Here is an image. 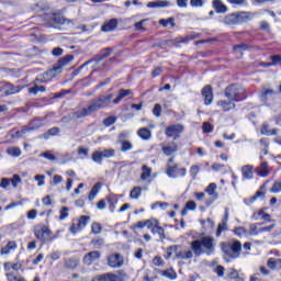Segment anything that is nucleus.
<instances>
[{"label":"nucleus","mask_w":281,"mask_h":281,"mask_svg":"<svg viewBox=\"0 0 281 281\" xmlns=\"http://www.w3.org/2000/svg\"><path fill=\"white\" fill-rule=\"evenodd\" d=\"M169 251H173L179 260H192L201 256H214L216 254V238L202 234L199 239L190 243V248L182 249L181 246H171Z\"/></svg>","instance_id":"f257e3e1"},{"label":"nucleus","mask_w":281,"mask_h":281,"mask_svg":"<svg viewBox=\"0 0 281 281\" xmlns=\"http://www.w3.org/2000/svg\"><path fill=\"white\" fill-rule=\"evenodd\" d=\"M113 101V94H109L106 97H101L94 100L88 108H83L77 112H75V117L80 120L81 117H89L91 113H95V111H100V109H104V106H109Z\"/></svg>","instance_id":"f03ea898"},{"label":"nucleus","mask_w":281,"mask_h":281,"mask_svg":"<svg viewBox=\"0 0 281 281\" xmlns=\"http://www.w3.org/2000/svg\"><path fill=\"white\" fill-rule=\"evenodd\" d=\"M256 14L247 11L234 12L224 16V25H240L241 23H248Z\"/></svg>","instance_id":"7ed1b4c3"},{"label":"nucleus","mask_w":281,"mask_h":281,"mask_svg":"<svg viewBox=\"0 0 281 281\" xmlns=\"http://www.w3.org/2000/svg\"><path fill=\"white\" fill-rule=\"evenodd\" d=\"M222 250L224 251V260H226V262H229L231 260H236V258H240L243 245L239 240L231 241L228 244H222Z\"/></svg>","instance_id":"20e7f679"},{"label":"nucleus","mask_w":281,"mask_h":281,"mask_svg":"<svg viewBox=\"0 0 281 281\" xmlns=\"http://www.w3.org/2000/svg\"><path fill=\"white\" fill-rule=\"evenodd\" d=\"M74 60V55H66L63 58H60L50 70L46 71L43 75L44 82H47V80H52L53 78H56L59 74L63 72V68L67 67L71 61Z\"/></svg>","instance_id":"39448f33"},{"label":"nucleus","mask_w":281,"mask_h":281,"mask_svg":"<svg viewBox=\"0 0 281 281\" xmlns=\"http://www.w3.org/2000/svg\"><path fill=\"white\" fill-rule=\"evenodd\" d=\"M246 90L240 85H232L226 88L225 95L228 100H234L238 102L240 100H245L247 95H245Z\"/></svg>","instance_id":"423d86ee"},{"label":"nucleus","mask_w":281,"mask_h":281,"mask_svg":"<svg viewBox=\"0 0 281 281\" xmlns=\"http://www.w3.org/2000/svg\"><path fill=\"white\" fill-rule=\"evenodd\" d=\"M111 157H115V149L113 148L97 150L92 154V161L102 164L103 159H111Z\"/></svg>","instance_id":"0eeeda50"},{"label":"nucleus","mask_w":281,"mask_h":281,"mask_svg":"<svg viewBox=\"0 0 281 281\" xmlns=\"http://www.w3.org/2000/svg\"><path fill=\"white\" fill-rule=\"evenodd\" d=\"M35 237H37L38 240H43L44 243H47V240H52V231L46 225H37L34 228Z\"/></svg>","instance_id":"6e6552de"},{"label":"nucleus","mask_w":281,"mask_h":281,"mask_svg":"<svg viewBox=\"0 0 281 281\" xmlns=\"http://www.w3.org/2000/svg\"><path fill=\"white\" fill-rule=\"evenodd\" d=\"M183 133V125L181 124H176V125H170L166 128L165 134L167 137H172L173 139H177L179 135Z\"/></svg>","instance_id":"1a4fd4ad"},{"label":"nucleus","mask_w":281,"mask_h":281,"mask_svg":"<svg viewBox=\"0 0 281 281\" xmlns=\"http://www.w3.org/2000/svg\"><path fill=\"white\" fill-rule=\"evenodd\" d=\"M108 265L112 269H120L124 265V257L120 254L110 255L108 257Z\"/></svg>","instance_id":"9d476101"},{"label":"nucleus","mask_w":281,"mask_h":281,"mask_svg":"<svg viewBox=\"0 0 281 281\" xmlns=\"http://www.w3.org/2000/svg\"><path fill=\"white\" fill-rule=\"evenodd\" d=\"M127 136L128 134L126 133H121L119 135V144H121V153H128V150H133V143L124 139Z\"/></svg>","instance_id":"9b49d317"},{"label":"nucleus","mask_w":281,"mask_h":281,"mask_svg":"<svg viewBox=\"0 0 281 281\" xmlns=\"http://www.w3.org/2000/svg\"><path fill=\"white\" fill-rule=\"evenodd\" d=\"M273 93H276V90H273L271 86H262L259 98L263 104H267V102H269V95H273Z\"/></svg>","instance_id":"f8f14e48"},{"label":"nucleus","mask_w":281,"mask_h":281,"mask_svg":"<svg viewBox=\"0 0 281 281\" xmlns=\"http://www.w3.org/2000/svg\"><path fill=\"white\" fill-rule=\"evenodd\" d=\"M45 20L52 25H63V23H65L64 16L58 13L47 14L45 16Z\"/></svg>","instance_id":"ddd939ff"},{"label":"nucleus","mask_w":281,"mask_h":281,"mask_svg":"<svg viewBox=\"0 0 281 281\" xmlns=\"http://www.w3.org/2000/svg\"><path fill=\"white\" fill-rule=\"evenodd\" d=\"M100 256H102V255L98 250L90 251L85 255L83 263L85 265H93V262H95V260H100Z\"/></svg>","instance_id":"4468645a"},{"label":"nucleus","mask_w":281,"mask_h":281,"mask_svg":"<svg viewBox=\"0 0 281 281\" xmlns=\"http://www.w3.org/2000/svg\"><path fill=\"white\" fill-rule=\"evenodd\" d=\"M265 190H266V189H265V186H262V187L260 188V190L255 193V195H252V196H250V198H246V199L244 200V203H245L246 205H251V204L255 203V201H258V199H265V194H266Z\"/></svg>","instance_id":"2eb2a0df"},{"label":"nucleus","mask_w":281,"mask_h":281,"mask_svg":"<svg viewBox=\"0 0 281 281\" xmlns=\"http://www.w3.org/2000/svg\"><path fill=\"white\" fill-rule=\"evenodd\" d=\"M161 150L164 155H166L167 157H170V155H175V153L179 150V146H177V143L171 142V143H168L167 145H161Z\"/></svg>","instance_id":"dca6fc26"},{"label":"nucleus","mask_w":281,"mask_h":281,"mask_svg":"<svg viewBox=\"0 0 281 281\" xmlns=\"http://www.w3.org/2000/svg\"><path fill=\"white\" fill-rule=\"evenodd\" d=\"M202 95L204 98V103L206 104V106H210V104H212V101L214 100V94L212 92V87L211 86H205L202 89Z\"/></svg>","instance_id":"f3484780"},{"label":"nucleus","mask_w":281,"mask_h":281,"mask_svg":"<svg viewBox=\"0 0 281 281\" xmlns=\"http://www.w3.org/2000/svg\"><path fill=\"white\" fill-rule=\"evenodd\" d=\"M23 87L14 86L12 83H5L1 91H3L4 95H13V93H19Z\"/></svg>","instance_id":"a211bd4d"},{"label":"nucleus","mask_w":281,"mask_h":281,"mask_svg":"<svg viewBox=\"0 0 281 281\" xmlns=\"http://www.w3.org/2000/svg\"><path fill=\"white\" fill-rule=\"evenodd\" d=\"M270 172L271 169L269 168V164H267V161L261 162L260 166L256 169L258 177H262L263 179L269 177Z\"/></svg>","instance_id":"6ab92c4d"},{"label":"nucleus","mask_w":281,"mask_h":281,"mask_svg":"<svg viewBox=\"0 0 281 281\" xmlns=\"http://www.w3.org/2000/svg\"><path fill=\"white\" fill-rule=\"evenodd\" d=\"M212 5L217 14H226L228 10L227 5H225V3H223L221 0H213Z\"/></svg>","instance_id":"aec40b11"},{"label":"nucleus","mask_w":281,"mask_h":281,"mask_svg":"<svg viewBox=\"0 0 281 281\" xmlns=\"http://www.w3.org/2000/svg\"><path fill=\"white\" fill-rule=\"evenodd\" d=\"M241 177L246 180L254 179V167L251 165H246L241 167Z\"/></svg>","instance_id":"412c9836"},{"label":"nucleus","mask_w":281,"mask_h":281,"mask_svg":"<svg viewBox=\"0 0 281 281\" xmlns=\"http://www.w3.org/2000/svg\"><path fill=\"white\" fill-rule=\"evenodd\" d=\"M259 218H261V221H267L268 223H271V215L262 210L252 214V221H258Z\"/></svg>","instance_id":"4be33fe9"},{"label":"nucleus","mask_w":281,"mask_h":281,"mask_svg":"<svg viewBox=\"0 0 281 281\" xmlns=\"http://www.w3.org/2000/svg\"><path fill=\"white\" fill-rule=\"evenodd\" d=\"M277 134H278V130L271 128V126H269V123H263L261 127V135H267V137H271L272 135H277Z\"/></svg>","instance_id":"5701e85b"},{"label":"nucleus","mask_w":281,"mask_h":281,"mask_svg":"<svg viewBox=\"0 0 281 281\" xmlns=\"http://www.w3.org/2000/svg\"><path fill=\"white\" fill-rule=\"evenodd\" d=\"M150 177H153V168L144 165L142 167L140 180L148 181V179H150Z\"/></svg>","instance_id":"b1692460"},{"label":"nucleus","mask_w":281,"mask_h":281,"mask_svg":"<svg viewBox=\"0 0 281 281\" xmlns=\"http://www.w3.org/2000/svg\"><path fill=\"white\" fill-rule=\"evenodd\" d=\"M267 267H269L272 271L281 270V259L269 258L267 261Z\"/></svg>","instance_id":"393cba45"},{"label":"nucleus","mask_w":281,"mask_h":281,"mask_svg":"<svg viewBox=\"0 0 281 281\" xmlns=\"http://www.w3.org/2000/svg\"><path fill=\"white\" fill-rule=\"evenodd\" d=\"M117 27V20L112 19L102 25V32H113Z\"/></svg>","instance_id":"a878e982"},{"label":"nucleus","mask_w":281,"mask_h":281,"mask_svg":"<svg viewBox=\"0 0 281 281\" xmlns=\"http://www.w3.org/2000/svg\"><path fill=\"white\" fill-rule=\"evenodd\" d=\"M137 135L138 137H140V139H144L145 142H148V139L153 137V133L147 127L139 128Z\"/></svg>","instance_id":"bb28decb"},{"label":"nucleus","mask_w":281,"mask_h":281,"mask_svg":"<svg viewBox=\"0 0 281 281\" xmlns=\"http://www.w3.org/2000/svg\"><path fill=\"white\" fill-rule=\"evenodd\" d=\"M92 281H117V276L113 273L101 274L93 278Z\"/></svg>","instance_id":"cd10ccee"},{"label":"nucleus","mask_w":281,"mask_h":281,"mask_svg":"<svg viewBox=\"0 0 281 281\" xmlns=\"http://www.w3.org/2000/svg\"><path fill=\"white\" fill-rule=\"evenodd\" d=\"M16 249V241H9L7 246L1 248V255L8 256L11 251H14Z\"/></svg>","instance_id":"c85d7f7f"},{"label":"nucleus","mask_w":281,"mask_h":281,"mask_svg":"<svg viewBox=\"0 0 281 281\" xmlns=\"http://www.w3.org/2000/svg\"><path fill=\"white\" fill-rule=\"evenodd\" d=\"M205 192L209 196H212L213 201H216L218 199V193H216V183H211L205 189Z\"/></svg>","instance_id":"c756f323"},{"label":"nucleus","mask_w":281,"mask_h":281,"mask_svg":"<svg viewBox=\"0 0 281 281\" xmlns=\"http://www.w3.org/2000/svg\"><path fill=\"white\" fill-rule=\"evenodd\" d=\"M131 95V90L121 89L119 90V95L113 100V104H120L124 98Z\"/></svg>","instance_id":"7c9ffc66"},{"label":"nucleus","mask_w":281,"mask_h":281,"mask_svg":"<svg viewBox=\"0 0 281 281\" xmlns=\"http://www.w3.org/2000/svg\"><path fill=\"white\" fill-rule=\"evenodd\" d=\"M168 5H170V2L158 0V1L149 2L147 4V8H168Z\"/></svg>","instance_id":"2f4dec72"},{"label":"nucleus","mask_w":281,"mask_h":281,"mask_svg":"<svg viewBox=\"0 0 281 281\" xmlns=\"http://www.w3.org/2000/svg\"><path fill=\"white\" fill-rule=\"evenodd\" d=\"M23 267V265H21L20 262H15L12 263L10 261L4 262V271H10L11 269H13V271H19V269H21Z\"/></svg>","instance_id":"473e14b6"},{"label":"nucleus","mask_w":281,"mask_h":281,"mask_svg":"<svg viewBox=\"0 0 281 281\" xmlns=\"http://www.w3.org/2000/svg\"><path fill=\"white\" fill-rule=\"evenodd\" d=\"M160 276H164V278H168V280H177V272L172 269L160 271Z\"/></svg>","instance_id":"72a5a7b5"},{"label":"nucleus","mask_w":281,"mask_h":281,"mask_svg":"<svg viewBox=\"0 0 281 281\" xmlns=\"http://www.w3.org/2000/svg\"><path fill=\"white\" fill-rule=\"evenodd\" d=\"M100 188H102V184H100V183H97L92 187V189L88 195L89 201H93L95 199V196L98 195V192H100Z\"/></svg>","instance_id":"f704fd0d"},{"label":"nucleus","mask_w":281,"mask_h":281,"mask_svg":"<svg viewBox=\"0 0 281 281\" xmlns=\"http://www.w3.org/2000/svg\"><path fill=\"white\" fill-rule=\"evenodd\" d=\"M217 106H222L223 111H232V109H235L236 104H234V102L218 101Z\"/></svg>","instance_id":"c9c22d12"},{"label":"nucleus","mask_w":281,"mask_h":281,"mask_svg":"<svg viewBox=\"0 0 281 281\" xmlns=\"http://www.w3.org/2000/svg\"><path fill=\"white\" fill-rule=\"evenodd\" d=\"M260 234V224H250L248 236H258Z\"/></svg>","instance_id":"e433bc0d"},{"label":"nucleus","mask_w":281,"mask_h":281,"mask_svg":"<svg viewBox=\"0 0 281 281\" xmlns=\"http://www.w3.org/2000/svg\"><path fill=\"white\" fill-rule=\"evenodd\" d=\"M151 234H157L161 240L166 238L164 227L159 226V224L153 228Z\"/></svg>","instance_id":"4c0bfd02"},{"label":"nucleus","mask_w":281,"mask_h":281,"mask_svg":"<svg viewBox=\"0 0 281 281\" xmlns=\"http://www.w3.org/2000/svg\"><path fill=\"white\" fill-rule=\"evenodd\" d=\"M233 49L236 54H239V56H243V53L247 52V49H249V46H247L246 44H238V45H235Z\"/></svg>","instance_id":"58836bf2"},{"label":"nucleus","mask_w":281,"mask_h":281,"mask_svg":"<svg viewBox=\"0 0 281 281\" xmlns=\"http://www.w3.org/2000/svg\"><path fill=\"white\" fill-rule=\"evenodd\" d=\"M201 171V167L199 165L191 166L189 170V175L192 177L193 180L196 179V175Z\"/></svg>","instance_id":"ea45409f"},{"label":"nucleus","mask_w":281,"mask_h":281,"mask_svg":"<svg viewBox=\"0 0 281 281\" xmlns=\"http://www.w3.org/2000/svg\"><path fill=\"white\" fill-rule=\"evenodd\" d=\"M167 175L168 177H172L173 179H177V177H179V175H177V166L168 165Z\"/></svg>","instance_id":"a19ab883"},{"label":"nucleus","mask_w":281,"mask_h":281,"mask_svg":"<svg viewBox=\"0 0 281 281\" xmlns=\"http://www.w3.org/2000/svg\"><path fill=\"white\" fill-rule=\"evenodd\" d=\"M7 153L11 155V157H21V149L19 147H9Z\"/></svg>","instance_id":"79ce46f5"},{"label":"nucleus","mask_w":281,"mask_h":281,"mask_svg":"<svg viewBox=\"0 0 281 281\" xmlns=\"http://www.w3.org/2000/svg\"><path fill=\"white\" fill-rule=\"evenodd\" d=\"M104 238H94L91 240V245L95 247V249H102L104 247Z\"/></svg>","instance_id":"37998d69"},{"label":"nucleus","mask_w":281,"mask_h":281,"mask_svg":"<svg viewBox=\"0 0 281 281\" xmlns=\"http://www.w3.org/2000/svg\"><path fill=\"white\" fill-rule=\"evenodd\" d=\"M159 25H162V27H168V25H171V27H175V19L173 18H169L167 20H159Z\"/></svg>","instance_id":"c03bdc74"},{"label":"nucleus","mask_w":281,"mask_h":281,"mask_svg":"<svg viewBox=\"0 0 281 281\" xmlns=\"http://www.w3.org/2000/svg\"><path fill=\"white\" fill-rule=\"evenodd\" d=\"M131 199H139L142 196V189L139 187H134L130 192Z\"/></svg>","instance_id":"a18cd8bd"},{"label":"nucleus","mask_w":281,"mask_h":281,"mask_svg":"<svg viewBox=\"0 0 281 281\" xmlns=\"http://www.w3.org/2000/svg\"><path fill=\"white\" fill-rule=\"evenodd\" d=\"M270 192H272V194H280L281 192V181H274V183L272 184Z\"/></svg>","instance_id":"49530a36"},{"label":"nucleus","mask_w":281,"mask_h":281,"mask_svg":"<svg viewBox=\"0 0 281 281\" xmlns=\"http://www.w3.org/2000/svg\"><path fill=\"white\" fill-rule=\"evenodd\" d=\"M89 221H91V217L87 215H82L79 220L78 227L83 229V227H87V223H89Z\"/></svg>","instance_id":"de8ad7c7"},{"label":"nucleus","mask_w":281,"mask_h":281,"mask_svg":"<svg viewBox=\"0 0 281 281\" xmlns=\"http://www.w3.org/2000/svg\"><path fill=\"white\" fill-rule=\"evenodd\" d=\"M65 267H66V269H76V267H78V260H76V259H68L65 262Z\"/></svg>","instance_id":"09e8293b"},{"label":"nucleus","mask_w":281,"mask_h":281,"mask_svg":"<svg viewBox=\"0 0 281 281\" xmlns=\"http://www.w3.org/2000/svg\"><path fill=\"white\" fill-rule=\"evenodd\" d=\"M235 234L243 238V236H249V231L245 229V227H237L235 228Z\"/></svg>","instance_id":"8fccbe9b"},{"label":"nucleus","mask_w":281,"mask_h":281,"mask_svg":"<svg viewBox=\"0 0 281 281\" xmlns=\"http://www.w3.org/2000/svg\"><path fill=\"white\" fill-rule=\"evenodd\" d=\"M59 221H65V218H67L69 216V207L64 206L61 207V210L59 211Z\"/></svg>","instance_id":"3c124183"},{"label":"nucleus","mask_w":281,"mask_h":281,"mask_svg":"<svg viewBox=\"0 0 281 281\" xmlns=\"http://www.w3.org/2000/svg\"><path fill=\"white\" fill-rule=\"evenodd\" d=\"M158 223H159V222H158L157 220H155V218L147 220V221H145V227H147L148 229H151V232H153V228H154L155 226H157Z\"/></svg>","instance_id":"603ef678"},{"label":"nucleus","mask_w":281,"mask_h":281,"mask_svg":"<svg viewBox=\"0 0 281 281\" xmlns=\"http://www.w3.org/2000/svg\"><path fill=\"white\" fill-rule=\"evenodd\" d=\"M38 92H41V93L45 92V87L35 86V87L29 89V93H33L34 95H36V93H38Z\"/></svg>","instance_id":"864d4df0"},{"label":"nucleus","mask_w":281,"mask_h":281,"mask_svg":"<svg viewBox=\"0 0 281 281\" xmlns=\"http://www.w3.org/2000/svg\"><path fill=\"white\" fill-rule=\"evenodd\" d=\"M213 271L218 276V278H223V276H225V267L223 266H216Z\"/></svg>","instance_id":"5fc2aeb1"},{"label":"nucleus","mask_w":281,"mask_h":281,"mask_svg":"<svg viewBox=\"0 0 281 281\" xmlns=\"http://www.w3.org/2000/svg\"><path fill=\"white\" fill-rule=\"evenodd\" d=\"M11 183H12L11 179L2 178L0 182V188H2L3 190H7V188H10Z\"/></svg>","instance_id":"6e6d98bb"},{"label":"nucleus","mask_w":281,"mask_h":281,"mask_svg":"<svg viewBox=\"0 0 281 281\" xmlns=\"http://www.w3.org/2000/svg\"><path fill=\"white\" fill-rule=\"evenodd\" d=\"M231 5H249L247 0H227Z\"/></svg>","instance_id":"4d7b16f0"},{"label":"nucleus","mask_w":281,"mask_h":281,"mask_svg":"<svg viewBox=\"0 0 281 281\" xmlns=\"http://www.w3.org/2000/svg\"><path fill=\"white\" fill-rule=\"evenodd\" d=\"M34 179H35V181H37V186L40 188L45 186V176L44 175H36Z\"/></svg>","instance_id":"13d9d810"},{"label":"nucleus","mask_w":281,"mask_h":281,"mask_svg":"<svg viewBox=\"0 0 281 281\" xmlns=\"http://www.w3.org/2000/svg\"><path fill=\"white\" fill-rule=\"evenodd\" d=\"M41 157L48 159V161H56V156H54L52 151H46L44 154H41Z\"/></svg>","instance_id":"bf43d9fd"},{"label":"nucleus","mask_w":281,"mask_h":281,"mask_svg":"<svg viewBox=\"0 0 281 281\" xmlns=\"http://www.w3.org/2000/svg\"><path fill=\"white\" fill-rule=\"evenodd\" d=\"M116 117L115 116H109L105 120H103V124L104 126H113V123L116 122Z\"/></svg>","instance_id":"052dcab7"},{"label":"nucleus","mask_w":281,"mask_h":281,"mask_svg":"<svg viewBox=\"0 0 281 281\" xmlns=\"http://www.w3.org/2000/svg\"><path fill=\"white\" fill-rule=\"evenodd\" d=\"M202 131H203V133H212V131H214V126H212V124L205 122L202 125Z\"/></svg>","instance_id":"680f3d73"},{"label":"nucleus","mask_w":281,"mask_h":281,"mask_svg":"<svg viewBox=\"0 0 281 281\" xmlns=\"http://www.w3.org/2000/svg\"><path fill=\"white\" fill-rule=\"evenodd\" d=\"M153 114L156 117H161V104H159V103L155 104L154 110H153Z\"/></svg>","instance_id":"e2e57ef3"},{"label":"nucleus","mask_w":281,"mask_h":281,"mask_svg":"<svg viewBox=\"0 0 281 281\" xmlns=\"http://www.w3.org/2000/svg\"><path fill=\"white\" fill-rule=\"evenodd\" d=\"M153 265H155V267H164V259L159 256H156L153 259Z\"/></svg>","instance_id":"0e129e2a"},{"label":"nucleus","mask_w":281,"mask_h":281,"mask_svg":"<svg viewBox=\"0 0 281 281\" xmlns=\"http://www.w3.org/2000/svg\"><path fill=\"white\" fill-rule=\"evenodd\" d=\"M91 229L93 234H100L102 232V226L99 223H92Z\"/></svg>","instance_id":"69168bd1"},{"label":"nucleus","mask_w":281,"mask_h":281,"mask_svg":"<svg viewBox=\"0 0 281 281\" xmlns=\"http://www.w3.org/2000/svg\"><path fill=\"white\" fill-rule=\"evenodd\" d=\"M13 188H18L19 183H21V176L14 175L13 179L11 180Z\"/></svg>","instance_id":"338daca9"},{"label":"nucleus","mask_w":281,"mask_h":281,"mask_svg":"<svg viewBox=\"0 0 281 281\" xmlns=\"http://www.w3.org/2000/svg\"><path fill=\"white\" fill-rule=\"evenodd\" d=\"M186 210L194 212V210H196V203L194 201L187 202Z\"/></svg>","instance_id":"774afa93"}]
</instances>
